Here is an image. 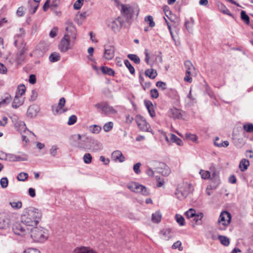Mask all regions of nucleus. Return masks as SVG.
<instances>
[{
    "label": "nucleus",
    "mask_w": 253,
    "mask_h": 253,
    "mask_svg": "<svg viewBox=\"0 0 253 253\" xmlns=\"http://www.w3.org/2000/svg\"><path fill=\"white\" fill-rule=\"evenodd\" d=\"M38 222H35V226L31 224V227L29 233L31 234V237L35 242L43 243L46 241L49 237L48 230L38 225Z\"/></svg>",
    "instance_id": "1"
},
{
    "label": "nucleus",
    "mask_w": 253,
    "mask_h": 253,
    "mask_svg": "<svg viewBox=\"0 0 253 253\" xmlns=\"http://www.w3.org/2000/svg\"><path fill=\"white\" fill-rule=\"evenodd\" d=\"M30 222H14L12 230L15 234L22 235L29 233L31 227Z\"/></svg>",
    "instance_id": "2"
},
{
    "label": "nucleus",
    "mask_w": 253,
    "mask_h": 253,
    "mask_svg": "<svg viewBox=\"0 0 253 253\" xmlns=\"http://www.w3.org/2000/svg\"><path fill=\"white\" fill-rule=\"evenodd\" d=\"M120 6L121 14L123 15L121 17L123 18L126 23L130 24L134 12L133 8L128 4H121Z\"/></svg>",
    "instance_id": "3"
},
{
    "label": "nucleus",
    "mask_w": 253,
    "mask_h": 253,
    "mask_svg": "<svg viewBox=\"0 0 253 253\" xmlns=\"http://www.w3.org/2000/svg\"><path fill=\"white\" fill-rule=\"evenodd\" d=\"M94 106L97 109H100L102 113L105 115L114 114L117 113V111L106 101L96 104Z\"/></svg>",
    "instance_id": "4"
},
{
    "label": "nucleus",
    "mask_w": 253,
    "mask_h": 253,
    "mask_svg": "<svg viewBox=\"0 0 253 253\" xmlns=\"http://www.w3.org/2000/svg\"><path fill=\"white\" fill-rule=\"evenodd\" d=\"M87 148L91 152H97L103 149V146L98 140L91 137L87 138Z\"/></svg>",
    "instance_id": "5"
},
{
    "label": "nucleus",
    "mask_w": 253,
    "mask_h": 253,
    "mask_svg": "<svg viewBox=\"0 0 253 253\" xmlns=\"http://www.w3.org/2000/svg\"><path fill=\"white\" fill-rule=\"evenodd\" d=\"M125 21L123 17H118L115 20L110 22L108 27L110 28L114 32L117 33L125 25Z\"/></svg>",
    "instance_id": "6"
},
{
    "label": "nucleus",
    "mask_w": 253,
    "mask_h": 253,
    "mask_svg": "<svg viewBox=\"0 0 253 253\" xmlns=\"http://www.w3.org/2000/svg\"><path fill=\"white\" fill-rule=\"evenodd\" d=\"M26 212L28 214V218L31 221H39L42 217V213L38 209L29 207L26 209Z\"/></svg>",
    "instance_id": "7"
},
{
    "label": "nucleus",
    "mask_w": 253,
    "mask_h": 253,
    "mask_svg": "<svg viewBox=\"0 0 253 253\" xmlns=\"http://www.w3.org/2000/svg\"><path fill=\"white\" fill-rule=\"evenodd\" d=\"M65 103L66 100L65 98H61L57 106L56 105L52 106L51 110L53 113L54 115H57L67 112L68 111V109L63 108L65 106Z\"/></svg>",
    "instance_id": "8"
},
{
    "label": "nucleus",
    "mask_w": 253,
    "mask_h": 253,
    "mask_svg": "<svg viewBox=\"0 0 253 253\" xmlns=\"http://www.w3.org/2000/svg\"><path fill=\"white\" fill-rule=\"evenodd\" d=\"M74 140L76 141L75 146L81 149H87V138L84 140H81L82 135L80 134L74 135L73 136Z\"/></svg>",
    "instance_id": "9"
},
{
    "label": "nucleus",
    "mask_w": 253,
    "mask_h": 253,
    "mask_svg": "<svg viewBox=\"0 0 253 253\" xmlns=\"http://www.w3.org/2000/svg\"><path fill=\"white\" fill-rule=\"evenodd\" d=\"M67 36L64 35L58 45L59 49L62 52H65L70 48V40L67 38Z\"/></svg>",
    "instance_id": "10"
},
{
    "label": "nucleus",
    "mask_w": 253,
    "mask_h": 253,
    "mask_svg": "<svg viewBox=\"0 0 253 253\" xmlns=\"http://www.w3.org/2000/svg\"><path fill=\"white\" fill-rule=\"evenodd\" d=\"M115 47L113 45H109L105 48L104 57L107 60L112 59L115 56Z\"/></svg>",
    "instance_id": "11"
},
{
    "label": "nucleus",
    "mask_w": 253,
    "mask_h": 253,
    "mask_svg": "<svg viewBox=\"0 0 253 253\" xmlns=\"http://www.w3.org/2000/svg\"><path fill=\"white\" fill-rule=\"evenodd\" d=\"M169 116L173 119H179L182 117L181 110L175 107L170 109L168 111Z\"/></svg>",
    "instance_id": "12"
},
{
    "label": "nucleus",
    "mask_w": 253,
    "mask_h": 253,
    "mask_svg": "<svg viewBox=\"0 0 253 253\" xmlns=\"http://www.w3.org/2000/svg\"><path fill=\"white\" fill-rule=\"evenodd\" d=\"M157 172L161 173L162 175L167 176L170 173V169L165 164L160 163V167L157 168Z\"/></svg>",
    "instance_id": "13"
},
{
    "label": "nucleus",
    "mask_w": 253,
    "mask_h": 253,
    "mask_svg": "<svg viewBox=\"0 0 253 253\" xmlns=\"http://www.w3.org/2000/svg\"><path fill=\"white\" fill-rule=\"evenodd\" d=\"M66 30L67 31V34H66L65 35H68V38H71L74 40L76 39L77 30L75 26L67 27L66 28Z\"/></svg>",
    "instance_id": "14"
},
{
    "label": "nucleus",
    "mask_w": 253,
    "mask_h": 253,
    "mask_svg": "<svg viewBox=\"0 0 253 253\" xmlns=\"http://www.w3.org/2000/svg\"><path fill=\"white\" fill-rule=\"evenodd\" d=\"M135 188V193H140L144 196H148L150 194L149 191L147 188L141 184L137 183Z\"/></svg>",
    "instance_id": "15"
},
{
    "label": "nucleus",
    "mask_w": 253,
    "mask_h": 253,
    "mask_svg": "<svg viewBox=\"0 0 253 253\" xmlns=\"http://www.w3.org/2000/svg\"><path fill=\"white\" fill-rule=\"evenodd\" d=\"M39 111V108L37 106L32 105L28 108L27 114L28 117L30 118H34L37 115Z\"/></svg>",
    "instance_id": "16"
},
{
    "label": "nucleus",
    "mask_w": 253,
    "mask_h": 253,
    "mask_svg": "<svg viewBox=\"0 0 253 253\" xmlns=\"http://www.w3.org/2000/svg\"><path fill=\"white\" fill-rule=\"evenodd\" d=\"M73 253H98L89 247H81L76 248Z\"/></svg>",
    "instance_id": "17"
},
{
    "label": "nucleus",
    "mask_w": 253,
    "mask_h": 253,
    "mask_svg": "<svg viewBox=\"0 0 253 253\" xmlns=\"http://www.w3.org/2000/svg\"><path fill=\"white\" fill-rule=\"evenodd\" d=\"M112 158L114 161H118L121 163L124 162L125 159L122 153L119 150L115 151L112 153Z\"/></svg>",
    "instance_id": "18"
},
{
    "label": "nucleus",
    "mask_w": 253,
    "mask_h": 253,
    "mask_svg": "<svg viewBox=\"0 0 253 253\" xmlns=\"http://www.w3.org/2000/svg\"><path fill=\"white\" fill-rule=\"evenodd\" d=\"M26 49L24 48L20 49L17 53L16 57V62L18 64H22L25 58Z\"/></svg>",
    "instance_id": "19"
},
{
    "label": "nucleus",
    "mask_w": 253,
    "mask_h": 253,
    "mask_svg": "<svg viewBox=\"0 0 253 253\" xmlns=\"http://www.w3.org/2000/svg\"><path fill=\"white\" fill-rule=\"evenodd\" d=\"M165 139L167 142L169 143V139L168 137V136H166ZM170 141L171 142L175 143L177 145L179 146H182L183 145L182 141L173 133H171L170 134Z\"/></svg>",
    "instance_id": "20"
},
{
    "label": "nucleus",
    "mask_w": 253,
    "mask_h": 253,
    "mask_svg": "<svg viewBox=\"0 0 253 253\" xmlns=\"http://www.w3.org/2000/svg\"><path fill=\"white\" fill-rule=\"evenodd\" d=\"M87 16L88 14L86 11L82 13L78 12L75 16V21L78 25H81Z\"/></svg>",
    "instance_id": "21"
},
{
    "label": "nucleus",
    "mask_w": 253,
    "mask_h": 253,
    "mask_svg": "<svg viewBox=\"0 0 253 253\" xmlns=\"http://www.w3.org/2000/svg\"><path fill=\"white\" fill-rule=\"evenodd\" d=\"M144 104L147 109L148 110L150 116L152 118L156 116V113L154 109V106L151 101L149 100H145Z\"/></svg>",
    "instance_id": "22"
},
{
    "label": "nucleus",
    "mask_w": 253,
    "mask_h": 253,
    "mask_svg": "<svg viewBox=\"0 0 253 253\" xmlns=\"http://www.w3.org/2000/svg\"><path fill=\"white\" fill-rule=\"evenodd\" d=\"M218 221H231V215L227 211H222L219 216Z\"/></svg>",
    "instance_id": "23"
},
{
    "label": "nucleus",
    "mask_w": 253,
    "mask_h": 253,
    "mask_svg": "<svg viewBox=\"0 0 253 253\" xmlns=\"http://www.w3.org/2000/svg\"><path fill=\"white\" fill-rule=\"evenodd\" d=\"M160 233L163 235L165 239L168 240L172 237L173 234L171 229L169 228H164L161 230Z\"/></svg>",
    "instance_id": "24"
},
{
    "label": "nucleus",
    "mask_w": 253,
    "mask_h": 253,
    "mask_svg": "<svg viewBox=\"0 0 253 253\" xmlns=\"http://www.w3.org/2000/svg\"><path fill=\"white\" fill-rule=\"evenodd\" d=\"M217 5L220 12H222L224 14L232 16V14L229 10L222 3L219 2L217 3Z\"/></svg>",
    "instance_id": "25"
},
{
    "label": "nucleus",
    "mask_w": 253,
    "mask_h": 253,
    "mask_svg": "<svg viewBox=\"0 0 253 253\" xmlns=\"http://www.w3.org/2000/svg\"><path fill=\"white\" fill-rule=\"evenodd\" d=\"M18 95H15L12 104L13 108L17 109L23 104L24 101Z\"/></svg>",
    "instance_id": "26"
},
{
    "label": "nucleus",
    "mask_w": 253,
    "mask_h": 253,
    "mask_svg": "<svg viewBox=\"0 0 253 253\" xmlns=\"http://www.w3.org/2000/svg\"><path fill=\"white\" fill-rule=\"evenodd\" d=\"M184 65L186 69V73L187 74H192L193 71H195V68L190 61H186L184 62Z\"/></svg>",
    "instance_id": "27"
},
{
    "label": "nucleus",
    "mask_w": 253,
    "mask_h": 253,
    "mask_svg": "<svg viewBox=\"0 0 253 253\" xmlns=\"http://www.w3.org/2000/svg\"><path fill=\"white\" fill-rule=\"evenodd\" d=\"M215 173L212 174L213 177L211 178V184L210 185V189H215L220 184V180L218 177H215Z\"/></svg>",
    "instance_id": "28"
},
{
    "label": "nucleus",
    "mask_w": 253,
    "mask_h": 253,
    "mask_svg": "<svg viewBox=\"0 0 253 253\" xmlns=\"http://www.w3.org/2000/svg\"><path fill=\"white\" fill-rule=\"evenodd\" d=\"M249 165V161L248 160L243 159L240 162L239 168L242 171H244L247 169Z\"/></svg>",
    "instance_id": "29"
},
{
    "label": "nucleus",
    "mask_w": 253,
    "mask_h": 253,
    "mask_svg": "<svg viewBox=\"0 0 253 253\" xmlns=\"http://www.w3.org/2000/svg\"><path fill=\"white\" fill-rule=\"evenodd\" d=\"M145 75L150 79H154L157 76V73L155 70L153 69H148L145 70Z\"/></svg>",
    "instance_id": "30"
},
{
    "label": "nucleus",
    "mask_w": 253,
    "mask_h": 253,
    "mask_svg": "<svg viewBox=\"0 0 253 253\" xmlns=\"http://www.w3.org/2000/svg\"><path fill=\"white\" fill-rule=\"evenodd\" d=\"M194 23V20L193 18H190V21L186 20L185 22V26L187 30L189 32L192 31V28Z\"/></svg>",
    "instance_id": "31"
},
{
    "label": "nucleus",
    "mask_w": 253,
    "mask_h": 253,
    "mask_svg": "<svg viewBox=\"0 0 253 253\" xmlns=\"http://www.w3.org/2000/svg\"><path fill=\"white\" fill-rule=\"evenodd\" d=\"M19 155L16 154V162L27 161L28 160V156L22 152H19Z\"/></svg>",
    "instance_id": "32"
},
{
    "label": "nucleus",
    "mask_w": 253,
    "mask_h": 253,
    "mask_svg": "<svg viewBox=\"0 0 253 253\" xmlns=\"http://www.w3.org/2000/svg\"><path fill=\"white\" fill-rule=\"evenodd\" d=\"M89 131L94 134H98L101 130V127L96 125H91L89 126Z\"/></svg>",
    "instance_id": "33"
},
{
    "label": "nucleus",
    "mask_w": 253,
    "mask_h": 253,
    "mask_svg": "<svg viewBox=\"0 0 253 253\" xmlns=\"http://www.w3.org/2000/svg\"><path fill=\"white\" fill-rule=\"evenodd\" d=\"M101 70L102 73L104 74H107L110 76H114L115 74V71L113 69L107 67L102 66Z\"/></svg>",
    "instance_id": "34"
},
{
    "label": "nucleus",
    "mask_w": 253,
    "mask_h": 253,
    "mask_svg": "<svg viewBox=\"0 0 253 253\" xmlns=\"http://www.w3.org/2000/svg\"><path fill=\"white\" fill-rule=\"evenodd\" d=\"M60 59V56L58 53L53 52L51 53L49 57V59L51 62H55L59 61Z\"/></svg>",
    "instance_id": "35"
},
{
    "label": "nucleus",
    "mask_w": 253,
    "mask_h": 253,
    "mask_svg": "<svg viewBox=\"0 0 253 253\" xmlns=\"http://www.w3.org/2000/svg\"><path fill=\"white\" fill-rule=\"evenodd\" d=\"M218 140H219V138L218 137H216L214 139V144L216 146H217L219 147H226L229 145V143L227 140L224 141L223 142L220 143H217V141Z\"/></svg>",
    "instance_id": "36"
},
{
    "label": "nucleus",
    "mask_w": 253,
    "mask_h": 253,
    "mask_svg": "<svg viewBox=\"0 0 253 253\" xmlns=\"http://www.w3.org/2000/svg\"><path fill=\"white\" fill-rule=\"evenodd\" d=\"M138 126L141 130L144 131H148L150 127L149 125L147 124L146 121L141 122V123H139Z\"/></svg>",
    "instance_id": "37"
},
{
    "label": "nucleus",
    "mask_w": 253,
    "mask_h": 253,
    "mask_svg": "<svg viewBox=\"0 0 253 253\" xmlns=\"http://www.w3.org/2000/svg\"><path fill=\"white\" fill-rule=\"evenodd\" d=\"M241 18L246 24H249L250 17L244 10H242L241 12Z\"/></svg>",
    "instance_id": "38"
},
{
    "label": "nucleus",
    "mask_w": 253,
    "mask_h": 253,
    "mask_svg": "<svg viewBox=\"0 0 253 253\" xmlns=\"http://www.w3.org/2000/svg\"><path fill=\"white\" fill-rule=\"evenodd\" d=\"M127 57L130 60H131V61H133L136 64H138L140 63V58L136 54H129L127 55Z\"/></svg>",
    "instance_id": "39"
},
{
    "label": "nucleus",
    "mask_w": 253,
    "mask_h": 253,
    "mask_svg": "<svg viewBox=\"0 0 253 253\" xmlns=\"http://www.w3.org/2000/svg\"><path fill=\"white\" fill-rule=\"evenodd\" d=\"M162 219V214L160 211H157L154 213L152 214V221H161Z\"/></svg>",
    "instance_id": "40"
},
{
    "label": "nucleus",
    "mask_w": 253,
    "mask_h": 253,
    "mask_svg": "<svg viewBox=\"0 0 253 253\" xmlns=\"http://www.w3.org/2000/svg\"><path fill=\"white\" fill-rule=\"evenodd\" d=\"M84 162L86 164H90L92 162V157L90 153H85L83 158Z\"/></svg>",
    "instance_id": "41"
},
{
    "label": "nucleus",
    "mask_w": 253,
    "mask_h": 253,
    "mask_svg": "<svg viewBox=\"0 0 253 253\" xmlns=\"http://www.w3.org/2000/svg\"><path fill=\"white\" fill-rule=\"evenodd\" d=\"M218 239L220 242V243L224 246H227L229 244V239L224 236L220 235L218 236Z\"/></svg>",
    "instance_id": "42"
},
{
    "label": "nucleus",
    "mask_w": 253,
    "mask_h": 253,
    "mask_svg": "<svg viewBox=\"0 0 253 253\" xmlns=\"http://www.w3.org/2000/svg\"><path fill=\"white\" fill-rule=\"evenodd\" d=\"M175 194L177 197L180 200L186 198L188 195V193L182 190H177Z\"/></svg>",
    "instance_id": "43"
},
{
    "label": "nucleus",
    "mask_w": 253,
    "mask_h": 253,
    "mask_svg": "<svg viewBox=\"0 0 253 253\" xmlns=\"http://www.w3.org/2000/svg\"><path fill=\"white\" fill-rule=\"evenodd\" d=\"M124 64L126 65V66L128 68L131 74H134L135 69L134 67L131 65L130 62L127 59L125 60Z\"/></svg>",
    "instance_id": "44"
},
{
    "label": "nucleus",
    "mask_w": 253,
    "mask_h": 253,
    "mask_svg": "<svg viewBox=\"0 0 253 253\" xmlns=\"http://www.w3.org/2000/svg\"><path fill=\"white\" fill-rule=\"evenodd\" d=\"M113 127V123L112 122H109L107 123H105L103 126V129L105 132L110 131Z\"/></svg>",
    "instance_id": "45"
},
{
    "label": "nucleus",
    "mask_w": 253,
    "mask_h": 253,
    "mask_svg": "<svg viewBox=\"0 0 253 253\" xmlns=\"http://www.w3.org/2000/svg\"><path fill=\"white\" fill-rule=\"evenodd\" d=\"M28 177V174L26 172H20L18 174L17 178L18 181H24Z\"/></svg>",
    "instance_id": "46"
},
{
    "label": "nucleus",
    "mask_w": 253,
    "mask_h": 253,
    "mask_svg": "<svg viewBox=\"0 0 253 253\" xmlns=\"http://www.w3.org/2000/svg\"><path fill=\"white\" fill-rule=\"evenodd\" d=\"M145 21L148 22L149 23V25L151 27H154L155 25V23L153 21V18L152 16L148 15L145 17Z\"/></svg>",
    "instance_id": "47"
},
{
    "label": "nucleus",
    "mask_w": 253,
    "mask_h": 253,
    "mask_svg": "<svg viewBox=\"0 0 253 253\" xmlns=\"http://www.w3.org/2000/svg\"><path fill=\"white\" fill-rule=\"evenodd\" d=\"M195 210L193 209H190L185 212V214L188 219L193 217L195 215Z\"/></svg>",
    "instance_id": "48"
},
{
    "label": "nucleus",
    "mask_w": 253,
    "mask_h": 253,
    "mask_svg": "<svg viewBox=\"0 0 253 253\" xmlns=\"http://www.w3.org/2000/svg\"><path fill=\"white\" fill-rule=\"evenodd\" d=\"M9 204L11 205L12 208L15 210L19 209L22 206V203L21 201H18L17 202H10Z\"/></svg>",
    "instance_id": "49"
},
{
    "label": "nucleus",
    "mask_w": 253,
    "mask_h": 253,
    "mask_svg": "<svg viewBox=\"0 0 253 253\" xmlns=\"http://www.w3.org/2000/svg\"><path fill=\"white\" fill-rule=\"evenodd\" d=\"M0 184L2 188H5L8 186V180L7 177H2L0 180Z\"/></svg>",
    "instance_id": "50"
},
{
    "label": "nucleus",
    "mask_w": 253,
    "mask_h": 253,
    "mask_svg": "<svg viewBox=\"0 0 253 253\" xmlns=\"http://www.w3.org/2000/svg\"><path fill=\"white\" fill-rule=\"evenodd\" d=\"M11 96L9 94H6L4 98L0 102V105L7 104L11 101Z\"/></svg>",
    "instance_id": "51"
},
{
    "label": "nucleus",
    "mask_w": 253,
    "mask_h": 253,
    "mask_svg": "<svg viewBox=\"0 0 253 253\" xmlns=\"http://www.w3.org/2000/svg\"><path fill=\"white\" fill-rule=\"evenodd\" d=\"M77 120V116L75 115H72L69 117L67 124L70 126L73 125L76 123Z\"/></svg>",
    "instance_id": "52"
},
{
    "label": "nucleus",
    "mask_w": 253,
    "mask_h": 253,
    "mask_svg": "<svg viewBox=\"0 0 253 253\" xmlns=\"http://www.w3.org/2000/svg\"><path fill=\"white\" fill-rule=\"evenodd\" d=\"M200 173L201 175L202 178L204 179H209L211 176V174L208 171L201 170Z\"/></svg>",
    "instance_id": "53"
},
{
    "label": "nucleus",
    "mask_w": 253,
    "mask_h": 253,
    "mask_svg": "<svg viewBox=\"0 0 253 253\" xmlns=\"http://www.w3.org/2000/svg\"><path fill=\"white\" fill-rule=\"evenodd\" d=\"M58 149V147L57 145H52L49 150L50 154L53 157H55L57 155V151Z\"/></svg>",
    "instance_id": "54"
},
{
    "label": "nucleus",
    "mask_w": 253,
    "mask_h": 253,
    "mask_svg": "<svg viewBox=\"0 0 253 253\" xmlns=\"http://www.w3.org/2000/svg\"><path fill=\"white\" fill-rule=\"evenodd\" d=\"M18 91L20 94V96H21L25 94L26 91V87L24 84H20L18 86Z\"/></svg>",
    "instance_id": "55"
},
{
    "label": "nucleus",
    "mask_w": 253,
    "mask_h": 253,
    "mask_svg": "<svg viewBox=\"0 0 253 253\" xmlns=\"http://www.w3.org/2000/svg\"><path fill=\"white\" fill-rule=\"evenodd\" d=\"M230 222H218L217 228L220 230H225Z\"/></svg>",
    "instance_id": "56"
},
{
    "label": "nucleus",
    "mask_w": 253,
    "mask_h": 253,
    "mask_svg": "<svg viewBox=\"0 0 253 253\" xmlns=\"http://www.w3.org/2000/svg\"><path fill=\"white\" fill-rule=\"evenodd\" d=\"M172 249H178L179 251H181L183 250V248L181 246V242L180 241H177L175 242L172 246Z\"/></svg>",
    "instance_id": "57"
},
{
    "label": "nucleus",
    "mask_w": 253,
    "mask_h": 253,
    "mask_svg": "<svg viewBox=\"0 0 253 253\" xmlns=\"http://www.w3.org/2000/svg\"><path fill=\"white\" fill-rule=\"evenodd\" d=\"M84 0H77L74 4V8L76 10L80 9L83 4Z\"/></svg>",
    "instance_id": "58"
},
{
    "label": "nucleus",
    "mask_w": 253,
    "mask_h": 253,
    "mask_svg": "<svg viewBox=\"0 0 253 253\" xmlns=\"http://www.w3.org/2000/svg\"><path fill=\"white\" fill-rule=\"evenodd\" d=\"M186 138L191 140L193 142L196 141L197 140V136L195 134H191L190 133H186L185 134Z\"/></svg>",
    "instance_id": "59"
},
{
    "label": "nucleus",
    "mask_w": 253,
    "mask_h": 253,
    "mask_svg": "<svg viewBox=\"0 0 253 253\" xmlns=\"http://www.w3.org/2000/svg\"><path fill=\"white\" fill-rule=\"evenodd\" d=\"M244 129L248 132H253V124H248L244 126Z\"/></svg>",
    "instance_id": "60"
},
{
    "label": "nucleus",
    "mask_w": 253,
    "mask_h": 253,
    "mask_svg": "<svg viewBox=\"0 0 253 253\" xmlns=\"http://www.w3.org/2000/svg\"><path fill=\"white\" fill-rule=\"evenodd\" d=\"M141 165L140 163H137L133 165V169L135 173L139 174L140 173V167Z\"/></svg>",
    "instance_id": "61"
},
{
    "label": "nucleus",
    "mask_w": 253,
    "mask_h": 253,
    "mask_svg": "<svg viewBox=\"0 0 253 253\" xmlns=\"http://www.w3.org/2000/svg\"><path fill=\"white\" fill-rule=\"evenodd\" d=\"M204 214L202 212H198L196 213L195 212V215L193 217L194 221H198L199 220H201L202 218L203 217Z\"/></svg>",
    "instance_id": "62"
},
{
    "label": "nucleus",
    "mask_w": 253,
    "mask_h": 253,
    "mask_svg": "<svg viewBox=\"0 0 253 253\" xmlns=\"http://www.w3.org/2000/svg\"><path fill=\"white\" fill-rule=\"evenodd\" d=\"M156 86L159 88H161L162 89L164 90L166 88L167 84L165 82L158 81L156 83Z\"/></svg>",
    "instance_id": "63"
},
{
    "label": "nucleus",
    "mask_w": 253,
    "mask_h": 253,
    "mask_svg": "<svg viewBox=\"0 0 253 253\" xmlns=\"http://www.w3.org/2000/svg\"><path fill=\"white\" fill-rule=\"evenodd\" d=\"M24 253H41L40 251L35 248H29L26 250Z\"/></svg>",
    "instance_id": "64"
}]
</instances>
